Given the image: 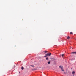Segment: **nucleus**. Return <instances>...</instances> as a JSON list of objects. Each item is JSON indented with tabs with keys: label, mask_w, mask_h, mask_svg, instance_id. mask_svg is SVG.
Wrapping results in <instances>:
<instances>
[{
	"label": "nucleus",
	"mask_w": 76,
	"mask_h": 76,
	"mask_svg": "<svg viewBox=\"0 0 76 76\" xmlns=\"http://www.w3.org/2000/svg\"><path fill=\"white\" fill-rule=\"evenodd\" d=\"M59 68H61V69L62 70V71H64V70L63 69V67H61V66H59Z\"/></svg>",
	"instance_id": "nucleus-1"
},
{
	"label": "nucleus",
	"mask_w": 76,
	"mask_h": 76,
	"mask_svg": "<svg viewBox=\"0 0 76 76\" xmlns=\"http://www.w3.org/2000/svg\"><path fill=\"white\" fill-rule=\"evenodd\" d=\"M72 54H76V52H72Z\"/></svg>",
	"instance_id": "nucleus-2"
},
{
	"label": "nucleus",
	"mask_w": 76,
	"mask_h": 76,
	"mask_svg": "<svg viewBox=\"0 0 76 76\" xmlns=\"http://www.w3.org/2000/svg\"><path fill=\"white\" fill-rule=\"evenodd\" d=\"M48 53L47 54H46V55H45V56H44V57H48Z\"/></svg>",
	"instance_id": "nucleus-3"
},
{
	"label": "nucleus",
	"mask_w": 76,
	"mask_h": 76,
	"mask_svg": "<svg viewBox=\"0 0 76 76\" xmlns=\"http://www.w3.org/2000/svg\"><path fill=\"white\" fill-rule=\"evenodd\" d=\"M51 53H48V55L49 56H50Z\"/></svg>",
	"instance_id": "nucleus-4"
},
{
	"label": "nucleus",
	"mask_w": 76,
	"mask_h": 76,
	"mask_svg": "<svg viewBox=\"0 0 76 76\" xmlns=\"http://www.w3.org/2000/svg\"><path fill=\"white\" fill-rule=\"evenodd\" d=\"M75 73V71H73L72 72V75H74Z\"/></svg>",
	"instance_id": "nucleus-5"
},
{
	"label": "nucleus",
	"mask_w": 76,
	"mask_h": 76,
	"mask_svg": "<svg viewBox=\"0 0 76 76\" xmlns=\"http://www.w3.org/2000/svg\"><path fill=\"white\" fill-rule=\"evenodd\" d=\"M50 63H51L50 61H48V64H50Z\"/></svg>",
	"instance_id": "nucleus-6"
},
{
	"label": "nucleus",
	"mask_w": 76,
	"mask_h": 76,
	"mask_svg": "<svg viewBox=\"0 0 76 76\" xmlns=\"http://www.w3.org/2000/svg\"><path fill=\"white\" fill-rule=\"evenodd\" d=\"M70 39V37L69 36H68L67 37V39Z\"/></svg>",
	"instance_id": "nucleus-7"
},
{
	"label": "nucleus",
	"mask_w": 76,
	"mask_h": 76,
	"mask_svg": "<svg viewBox=\"0 0 76 76\" xmlns=\"http://www.w3.org/2000/svg\"><path fill=\"white\" fill-rule=\"evenodd\" d=\"M23 69H24V68H23V67H21V70H23Z\"/></svg>",
	"instance_id": "nucleus-8"
},
{
	"label": "nucleus",
	"mask_w": 76,
	"mask_h": 76,
	"mask_svg": "<svg viewBox=\"0 0 76 76\" xmlns=\"http://www.w3.org/2000/svg\"><path fill=\"white\" fill-rule=\"evenodd\" d=\"M46 60H48V58L47 57L46 58Z\"/></svg>",
	"instance_id": "nucleus-9"
},
{
	"label": "nucleus",
	"mask_w": 76,
	"mask_h": 76,
	"mask_svg": "<svg viewBox=\"0 0 76 76\" xmlns=\"http://www.w3.org/2000/svg\"><path fill=\"white\" fill-rule=\"evenodd\" d=\"M70 34H73V33H72V32H70Z\"/></svg>",
	"instance_id": "nucleus-10"
},
{
	"label": "nucleus",
	"mask_w": 76,
	"mask_h": 76,
	"mask_svg": "<svg viewBox=\"0 0 76 76\" xmlns=\"http://www.w3.org/2000/svg\"><path fill=\"white\" fill-rule=\"evenodd\" d=\"M44 53H47V51H45Z\"/></svg>",
	"instance_id": "nucleus-11"
},
{
	"label": "nucleus",
	"mask_w": 76,
	"mask_h": 76,
	"mask_svg": "<svg viewBox=\"0 0 76 76\" xmlns=\"http://www.w3.org/2000/svg\"><path fill=\"white\" fill-rule=\"evenodd\" d=\"M31 67H34V66H32V65H31Z\"/></svg>",
	"instance_id": "nucleus-12"
},
{
	"label": "nucleus",
	"mask_w": 76,
	"mask_h": 76,
	"mask_svg": "<svg viewBox=\"0 0 76 76\" xmlns=\"http://www.w3.org/2000/svg\"><path fill=\"white\" fill-rule=\"evenodd\" d=\"M63 56H64V54H63L62 56V57H63Z\"/></svg>",
	"instance_id": "nucleus-13"
},
{
	"label": "nucleus",
	"mask_w": 76,
	"mask_h": 76,
	"mask_svg": "<svg viewBox=\"0 0 76 76\" xmlns=\"http://www.w3.org/2000/svg\"><path fill=\"white\" fill-rule=\"evenodd\" d=\"M64 73H65V74H66V72H64Z\"/></svg>",
	"instance_id": "nucleus-14"
},
{
	"label": "nucleus",
	"mask_w": 76,
	"mask_h": 76,
	"mask_svg": "<svg viewBox=\"0 0 76 76\" xmlns=\"http://www.w3.org/2000/svg\"><path fill=\"white\" fill-rule=\"evenodd\" d=\"M19 73H20V72Z\"/></svg>",
	"instance_id": "nucleus-15"
},
{
	"label": "nucleus",
	"mask_w": 76,
	"mask_h": 76,
	"mask_svg": "<svg viewBox=\"0 0 76 76\" xmlns=\"http://www.w3.org/2000/svg\"><path fill=\"white\" fill-rule=\"evenodd\" d=\"M73 76H74V75H73Z\"/></svg>",
	"instance_id": "nucleus-16"
}]
</instances>
